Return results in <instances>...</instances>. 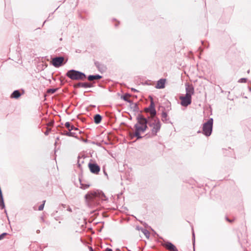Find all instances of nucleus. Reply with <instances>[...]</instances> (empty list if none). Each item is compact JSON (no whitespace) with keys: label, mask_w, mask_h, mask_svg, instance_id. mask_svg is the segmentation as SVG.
Returning <instances> with one entry per match:
<instances>
[{"label":"nucleus","mask_w":251,"mask_h":251,"mask_svg":"<svg viewBox=\"0 0 251 251\" xmlns=\"http://www.w3.org/2000/svg\"><path fill=\"white\" fill-rule=\"evenodd\" d=\"M88 166L91 172L93 174H98L100 171V167L96 163H89Z\"/></svg>","instance_id":"nucleus-10"},{"label":"nucleus","mask_w":251,"mask_h":251,"mask_svg":"<svg viewBox=\"0 0 251 251\" xmlns=\"http://www.w3.org/2000/svg\"><path fill=\"white\" fill-rule=\"evenodd\" d=\"M142 232L145 234V235L149 238L150 236V233L146 229H142Z\"/></svg>","instance_id":"nucleus-21"},{"label":"nucleus","mask_w":251,"mask_h":251,"mask_svg":"<svg viewBox=\"0 0 251 251\" xmlns=\"http://www.w3.org/2000/svg\"><path fill=\"white\" fill-rule=\"evenodd\" d=\"M145 111L146 112L150 113L151 114L150 117H156L155 115L156 114V112L155 109V105L153 100H151V103L150 106L148 107H147L145 109Z\"/></svg>","instance_id":"nucleus-8"},{"label":"nucleus","mask_w":251,"mask_h":251,"mask_svg":"<svg viewBox=\"0 0 251 251\" xmlns=\"http://www.w3.org/2000/svg\"><path fill=\"white\" fill-rule=\"evenodd\" d=\"M67 210H68L69 211H70V212H71V211H72V209H71V208L70 207L68 208Z\"/></svg>","instance_id":"nucleus-33"},{"label":"nucleus","mask_w":251,"mask_h":251,"mask_svg":"<svg viewBox=\"0 0 251 251\" xmlns=\"http://www.w3.org/2000/svg\"><path fill=\"white\" fill-rule=\"evenodd\" d=\"M64 60L63 57H56L52 59V64L55 67L57 68L62 65Z\"/></svg>","instance_id":"nucleus-9"},{"label":"nucleus","mask_w":251,"mask_h":251,"mask_svg":"<svg viewBox=\"0 0 251 251\" xmlns=\"http://www.w3.org/2000/svg\"><path fill=\"white\" fill-rule=\"evenodd\" d=\"M162 120L163 122H166L167 121V114L165 112H163L161 115Z\"/></svg>","instance_id":"nucleus-20"},{"label":"nucleus","mask_w":251,"mask_h":251,"mask_svg":"<svg viewBox=\"0 0 251 251\" xmlns=\"http://www.w3.org/2000/svg\"><path fill=\"white\" fill-rule=\"evenodd\" d=\"M186 94L192 96L194 94V88L192 85L187 83L185 84Z\"/></svg>","instance_id":"nucleus-11"},{"label":"nucleus","mask_w":251,"mask_h":251,"mask_svg":"<svg viewBox=\"0 0 251 251\" xmlns=\"http://www.w3.org/2000/svg\"><path fill=\"white\" fill-rule=\"evenodd\" d=\"M102 76L99 75H90L88 76V79L89 81H93L94 80L100 79Z\"/></svg>","instance_id":"nucleus-15"},{"label":"nucleus","mask_w":251,"mask_h":251,"mask_svg":"<svg viewBox=\"0 0 251 251\" xmlns=\"http://www.w3.org/2000/svg\"><path fill=\"white\" fill-rule=\"evenodd\" d=\"M103 172H104V174H105L106 176H107V174H106V173L105 172V171H104Z\"/></svg>","instance_id":"nucleus-35"},{"label":"nucleus","mask_w":251,"mask_h":251,"mask_svg":"<svg viewBox=\"0 0 251 251\" xmlns=\"http://www.w3.org/2000/svg\"><path fill=\"white\" fill-rule=\"evenodd\" d=\"M94 122L96 124H98L99 123H100L101 121V119H102V117L101 116L99 115V114H96L95 116H94Z\"/></svg>","instance_id":"nucleus-17"},{"label":"nucleus","mask_w":251,"mask_h":251,"mask_svg":"<svg viewBox=\"0 0 251 251\" xmlns=\"http://www.w3.org/2000/svg\"><path fill=\"white\" fill-rule=\"evenodd\" d=\"M37 233H39L40 232V230H37Z\"/></svg>","instance_id":"nucleus-36"},{"label":"nucleus","mask_w":251,"mask_h":251,"mask_svg":"<svg viewBox=\"0 0 251 251\" xmlns=\"http://www.w3.org/2000/svg\"><path fill=\"white\" fill-rule=\"evenodd\" d=\"M181 100V105L183 106H187L192 102V96L188 94H185L184 96H181L179 97Z\"/></svg>","instance_id":"nucleus-7"},{"label":"nucleus","mask_w":251,"mask_h":251,"mask_svg":"<svg viewBox=\"0 0 251 251\" xmlns=\"http://www.w3.org/2000/svg\"><path fill=\"white\" fill-rule=\"evenodd\" d=\"M45 202H46V201H43V204H42L41 205H40L39 206V207H38V210H39V211H41V210H43V209H44V204H45Z\"/></svg>","instance_id":"nucleus-24"},{"label":"nucleus","mask_w":251,"mask_h":251,"mask_svg":"<svg viewBox=\"0 0 251 251\" xmlns=\"http://www.w3.org/2000/svg\"><path fill=\"white\" fill-rule=\"evenodd\" d=\"M93 85L92 83H88V82H78L75 84V87H83V88H90L93 87Z\"/></svg>","instance_id":"nucleus-12"},{"label":"nucleus","mask_w":251,"mask_h":251,"mask_svg":"<svg viewBox=\"0 0 251 251\" xmlns=\"http://www.w3.org/2000/svg\"><path fill=\"white\" fill-rule=\"evenodd\" d=\"M57 90V89H49L47 90V93L50 94H53Z\"/></svg>","instance_id":"nucleus-22"},{"label":"nucleus","mask_w":251,"mask_h":251,"mask_svg":"<svg viewBox=\"0 0 251 251\" xmlns=\"http://www.w3.org/2000/svg\"><path fill=\"white\" fill-rule=\"evenodd\" d=\"M79 181H80V188L82 189H86L89 187L90 185L89 184H84L82 183V180L79 178Z\"/></svg>","instance_id":"nucleus-18"},{"label":"nucleus","mask_w":251,"mask_h":251,"mask_svg":"<svg viewBox=\"0 0 251 251\" xmlns=\"http://www.w3.org/2000/svg\"><path fill=\"white\" fill-rule=\"evenodd\" d=\"M193 240H194V243L195 242V234H194V232L193 233Z\"/></svg>","instance_id":"nucleus-32"},{"label":"nucleus","mask_w":251,"mask_h":251,"mask_svg":"<svg viewBox=\"0 0 251 251\" xmlns=\"http://www.w3.org/2000/svg\"><path fill=\"white\" fill-rule=\"evenodd\" d=\"M65 126L68 129V128H70L72 126H71V124L70 123V122H66L65 124Z\"/></svg>","instance_id":"nucleus-26"},{"label":"nucleus","mask_w":251,"mask_h":251,"mask_svg":"<svg viewBox=\"0 0 251 251\" xmlns=\"http://www.w3.org/2000/svg\"><path fill=\"white\" fill-rule=\"evenodd\" d=\"M21 94L19 91L15 90L11 94V97L12 98L18 99L21 96Z\"/></svg>","instance_id":"nucleus-16"},{"label":"nucleus","mask_w":251,"mask_h":251,"mask_svg":"<svg viewBox=\"0 0 251 251\" xmlns=\"http://www.w3.org/2000/svg\"><path fill=\"white\" fill-rule=\"evenodd\" d=\"M247 78H240L238 80V82H240V83H245V82H247Z\"/></svg>","instance_id":"nucleus-25"},{"label":"nucleus","mask_w":251,"mask_h":251,"mask_svg":"<svg viewBox=\"0 0 251 251\" xmlns=\"http://www.w3.org/2000/svg\"><path fill=\"white\" fill-rule=\"evenodd\" d=\"M226 220L228 221L229 222H231L232 221L230 220H229L227 218H226Z\"/></svg>","instance_id":"nucleus-34"},{"label":"nucleus","mask_w":251,"mask_h":251,"mask_svg":"<svg viewBox=\"0 0 251 251\" xmlns=\"http://www.w3.org/2000/svg\"><path fill=\"white\" fill-rule=\"evenodd\" d=\"M6 234H7L6 233H3L2 234H0V240L4 238V236L6 235Z\"/></svg>","instance_id":"nucleus-27"},{"label":"nucleus","mask_w":251,"mask_h":251,"mask_svg":"<svg viewBox=\"0 0 251 251\" xmlns=\"http://www.w3.org/2000/svg\"><path fill=\"white\" fill-rule=\"evenodd\" d=\"M105 198L104 193L98 190L89 191L85 196L86 201L89 205L96 203L100 199L104 200Z\"/></svg>","instance_id":"nucleus-2"},{"label":"nucleus","mask_w":251,"mask_h":251,"mask_svg":"<svg viewBox=\"0 0 251 251\" xmlns=\"http://www.w3.org/2000/svg\"><path fill=\"white\" fill-rule=\"evenodd\" d=\"M89 249L90 251H94L93 248L91 247H89Z\"/></svg>","instance_id":"nucleus-31"},{"label":"nucleus","mask_w":251,"mask_h":251,"mask_svg":"<svg viewBox=\"0 0 251 251\" xmlns=\"http://www.w3.org/2000/svg\"><path fill=\"white\" fill-rule=\"evenodd\" d=\"M80 159V158L79 157H78V160L77 163H78L79 166H80V165H81L80 163V160H79Z\"/></svg>","instance_id":"nucleus-29"},{"label":"nucleus","mask_w":251,"mask_h":251,"mask_svg":"<svg viewBox=\"0 0 251 251\" xmlns=\"http://www.w3.org/2000/svg\"><path fill=\"white\" fill-rule=\"evenodd\" d=\"M147 124L151 127V135H156L161 128V123L159 119L156 117H149Z\"/></svg>","instance_id":"nucleus-3"},{"label":"nucleus","mask_w":251,"mask_h":251,"mask_svg":"<svg viewBox=\"0 0 251 251\" xmlns=\"http://www.w3.org/2000/svg\"><path fill=\"white\" fill-rule=\"evenodd\" d=\"M50 131V129H47V131L45 132V134L46 135H48Z\"/></svg>","instance_id":"nucleus-28"},{"label":"nucleus","mask_w":251,"mask_h":251,"mask_svg":"<svg viewBox=\"0 0 251 251\" xmlns=\"http://www.w3.org/2000/svg\"><path fill=\"white\" fill-rule=\"evenodd\" d=\"M166 82V79L164 78L160 79L157 82V84L155 86L156 88L157 89H163L165 87V84Z\"/></svg>","instance_id":"nucleus-13"},{"label":"nucleus","mask_w":251,"mask_h":251,"mask_svg":"<svg viewBox=\"0 0 251 251\" xmlns=\"http://www.w3.org/2000/svg\"><path fill=\"white\" fill-rule=\"evenodd\" d=\"M131 91H132V92H137V90H136L135 89L133 88H131Z\"/></svg>","instance_id":"nucleus-30"},{"label":"nucleus","mask_w":251,"mask_h":251,"mask_svg":"<svg viewBox=\"0 0 251 251\" xmlns=\"http://www.w3.org/2000/svg\"><path fill=\"white\" fill-rule=\"evenodd\" d=\"M66 75L73 80H83L86 77L84 73L75 70L68 71Z\"/></svg>","instance_id":"nucleus-4"},{"label":"nucleus","mask_w":251,"mask_h":251,"mask_svg":"<svg viewBox=\"0 0 251 251\" xmlns=\"http://www.w3.org/2000/svg\"><path fill=\"white\" fill-rule=\"evenodd\" d=\"M137 123L134 126V136L137 137V139H139L142 138L140 135L141 133L144 132L147 128L148 120L142 115H139L137 117Z\"/></svg>","instance_id":"nucleus-1"},{"label":"nucleus","mask_w":251,"mask_h":251,"mask_svg":"<svg viewBox=\"0 0 251 251\" xmlns=\"http://www.w3.org/2000/svg\"><path fill=\"white\" fill-rule=\"evenodd\" d=\"M213 120L210 118L203 125L202 133L206 136H209L212 131Z\"/></svg>","instance_id":"nucleus-5"},{"label":"nucleus","mask_w":251,"mask_h":251,"mask_svg":"<svg viewBox=\"0 0 251 251\" xmlns=\"http://www.w3.org/2000/svg\"><path fill=\"white\" fill-rule=\"evenodd\" d=\"M164 246L170 251H178L176 247L171 242L165 243Z\"/></svg>","instance_id":"nucleus-14"},{"label":"nucleus","mask_w":251,"mask_h":251,"mask_svg":"<svg viewBox=\"0 0 251 251\" xmlns=\"http://www.w3.org/2000/svg\"><path fill=\"white\" fill-rule=\"evenodd\" d=\"M131 104V105H133V108H134V110L135 111V110H137V109H138V105L137 103H133L132 101L131 103H130Z\"/></svg>","instance_id":"nucleus-23"},{"label":"nucleus","mask_w":251,"mask_h":251,"mask_svg":"<svg viewBox=\"0 0 251 251\" xmlns=\"http://www.w3.org/2000/svg\"><path fill=\"white\" fill-rule=\"evenodd\" d=\"M68 131H66L64 135L67 136H72L75 138H77L78 133L80 134V131L77 128L75 127L74 126H72L70 128H68Z\"/></svg>","instance_id":"nucleus-6"},{"label":"nucleus","mask_w":251,"mask_h":251,"mask_svg":"<svg viewBox=\"0 0 251 251\" xmlns=\"http://www.w3.org/2000/svg\"><path fill=\"white\" fill-rule=\"evenodd\" d=\"M130 97V95L128 94H126L124 96L122 97V99H123L125 101H127L128 103H131L132 100L128 99V98Z\"/></svg>","instance_id":"nucleus-19"}]
</instances>
